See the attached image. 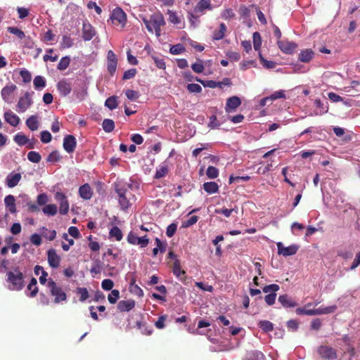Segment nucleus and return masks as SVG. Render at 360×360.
<instances>
[{
  "instance_id": "nucleus-1",
  "label": "nucleus",
  "mask_w": 360,
  "mask_h": 360,
  "mask_svg": "<svg viewBox=\"0 0 360 360\" xmlns=\"http://www.w3.org/2000/svg\"><path fill=\"white\" fill-rule=\"evenodd\" d=\"M115 193L117 194L118 203L121 209L127 210L131 207L134 201V195L131 193V184L118 181L114 184Z\"/></svg>"
},
{
  "instance_id": "nucleus-30",
  "label": "nucleus",
  "mask_w": 360,
  "mask_h": 360,
  "mask_svg": "<svg viewBox=\"0 0 360 360\" xmlns=\"http://www.w3.org/2000/svg\"><path fill=\"white\" fill-rule=\"evenodd\" d=\"M354 250L352 247L340 248L338 251V256L347 260L353 257Z\"/></svg>"
},
{
  "instance_id": "nucleus-26",
  "label": "nucleus",
  "mask_w": 360,
  "mask_h": 360,
  "mask_svg": "<svg viewBox=\"0 0 360 360\" xmlns=\"http://www.w3.org/2000/svg\"><path fill=\"white\" fill-rule=\"evenodd\" d=\"M314 51L311 49H304L300 53L298 59L302 63H308L314 58Z\"/></svg>"
},
{
  "instance_id": "nucleus-63",
  "label": "nucleus",
  "mask_w": 360,
  "mask_h": 360,
  "mask_svg": "<svg viewBox=\"0 0 360 360\" xmlns=\"http://www.w3.org/2000/svg\"><path fill=\"white\" fill-rule=\"evenodd\" d=\"M177 229V225L175 223H172L168 225L167 228L166 234L167 237L171 238L173 237L174 234L176 233Z\"/></svg>"
},
{
  "instance_id": "nucleus-57",
  "label": "nucleus",
  "mask_w": 360,
  "mask_h": 360,
  "mask_svg": "<svg viewBox=\"0 0 360 360\" xmlns=\"http://www.w3.org/2000/svg\"><path fill=\"white\" fill-rule=\"evenodd\" d=\"M191 69H193L195 73H202L204 70L203 62L199 60L198 62L194 63L191 65Z\"/></svg>"
},
{
  "instance_id": "nucleus-42",
  "label": "nucleus",
  "mask_w": 360,
  "mask_h": 360,
  "mask_svg": "<svg viewBox=\"0 0 360 360\" xmlns=\"http://www.w3.org/2000/svg\"><path fill=\"white\" fill-rule=\"evenodd\" d=\"M73 46V39L68 35L63 36V40L60 42L61 49H68Z\"/></svg>"
},
{
  "instance_id": "nucleus-9",
  "label": "nucleus",
  "mask_w": 360,
  "mask_h": 360,
  "mask_svg": "<svg viewBox=\"0 0 360 360\" xmlns=\"http://www.w3.org/2000/svg\"><path fill=\"white\" fill-rule=\"evenodd\" d=\"M276 44L281 52L288 55L292 54L295 49L297 47V44L295 42L287 40H277Z\"/></svg>"
},
{
  "instance_id": "nucleus-16",
  "label": "nucleus",
  "mask_w": 360,
  "mask_h": 360,
  "mask_svg": "<svg viewBox=\"0 0 360 360\" xmlns=\"http://www.w3.org/2000/svg\"><path fill=\"white\" fill-rule=\"evenodd\" d=\"M20 179L21 175L20 173H15L14 172H11L6 176V184L7 187L13 188L17 186Z\"/></svg>"
},
{
  "instance_id": "nucleus-25",
  "label": "nucleus",
  "mask_w": 360,
  "mask_h": 360,
  "mask_svg": "<svg viewBox=\"0 0 360 360\" xmlns=\"http://www.w3.org/2000/svg\"><path fill=\"white\" fill-rule=\"evenodd\" d=\"M92 191L91 186L87 184H84L79 188V195L84 200H89L92 197Z\"/></svg>"
},
{
  "instance_id": "nucleus-15",
  "label": "nucleus",
  "mask_w": 360,
  "mask_h": 360,
  "mask_svg": "<svg viewBox=\"0 0 360 360\" xmlns=\"http://www.w3.org/2000/svg\"><path fill=\"white\" fill-rule=\"evenodd\" d=\"M16 89H18V87L15 84H8L4 86L1 92L3 101L6 103H11V96Z\"/></svg>"
},
{
  "instance_id": "nucleus-3",
  "label": "nucleus",
  "mask_w": 360,
  "mask_h": 360,
  "mask_svg": "<svg viewBox=\"0 0 360 360\" xmlns=\"http://www.w3.org/2000/svg\"><path fill=\"white\" fill-rule=\"evenodd\" d=\"M6 281L9 283V289L11 290H22L24 287V276L19 270L18 267H15L13 271L6 273Z\"/></svg>"
},
{
  "instance_id": "nucleus-12",
  "label": "nucleus",
  "mask_w": 360,
  "mask_h": 360,
  "mask_svg": "<svg viewBox=\"0 0 360 360\" xmlns=\"http://www.w3.org/2000/svg\"><path fill=\"white\" fill-rule=\"evenodd\" d=\"M77 146V141L72 134H68L64 137L63 139V148L66 153H72Z\"/></svg>"
},
{
  "instance_id": "nucleus-60",
  "label": "nucleus",
  "mask_w": 360,
  "mask_h": 360,
  "mask_svg": "<svg viewBox=\"0 0 360 360\" xmlns=\"http://www.w3.org/2000/svg\"><path fill=\"white\" fill-rule=\"evenodd\" d=\"M114 286L113 281L110 278H105L101 282V288L104 290H112V288Z\"/></svg>"
},
{
  "instance_id": "nucleus-37",
  "label": "nucleus",
  "mask_w": 360,
  "mask_h": 360,
  "mask_svg": "<svg viewBox=\"0 0 360 360\" xmlns=\"http://www.w3.org/2000/svg\"><path fill=\"white\" fill-rule=\"evenodd\" d=\"M42 212L47 216H54L57 213V207L55 204H49L43 207Z\"/></svg>"
},
{
  "instance_id": "nucleus-54",
  "label": "nucleus",
  "mask_w": 360,
  "mask_h": 360,
  "mask_svg": "<svg viewBox=\"0 0 360 360\" xmlns=\"http://www.w3.org/2000/svg\"><path fill=\"white\" fill-rule=\"evenodd\" d=\"M219 175L218 169L213 167L209 166L207 169V176L209 179H216Z\"/></svg>"
},
{
  "instance_id": "nucleus-43",
  "label": "nucleus",
  "mask_w": 360,
  "mask_h": 360,
  "mask_svg": "<svg viewBox=\"0 0 360 360\" xmlns=\"http://www.w3.org/2000/svg\"><path fill=\"white\" fill-rule=\"evenodd\" d=\"M27 159L33 163H38L41 161V157L39 153L36 151H30L27 153Z\"/></svg>"
},
{
  "instance_id": "nucleus-13",
  "label": "nucleus",
  "mask_w": 360,
  "mask_h": 360,
  "mask_svg": "<svg viewBox=\"0 0 360 360\" xmlns=\"http://www.w3.org/2000/svg\"><path fill=\"white\" fill-rule=\"evenodd\" d=\"M47 261L51 268H58L60 266V258L56 254V250L51 248L47 252Z\"/></svg>"
},
{
  "instance_id": "nucleus-8",
  "label": "nucleus",
  "mask_w": 360,
  "mask_h": 360,
  "mask_svg": "<svg viewBox=\"0 0 360 360\" xmlns=\"http://www.w3.org/2000/svg\"><path fill=\"white\" fill-rule=\"evenodd\" d=\"M55 199L59 202V212L61 214H68L69 211V202L65 195L60 191L55 194Z\"/></svg>"
},
{
  "instance_id": "nucleus-10",
  "label": "nucleus",
  "mask_w": 360,
  "mask_h": 360,
  "mask_svg": "<svg viewBox=\"0 0 360 360\" xmlns=\"http://www.w3.org/2000/svg\"><path fill=\"white\" fill-rule=\"evenodd\" d=\"M127 241L133 245H140L141 248H146L149 244V240L146 236L139 237L132 232L128 233Z\"/></svg>"
},
{
  "instance_id": "nucleus-62",
  "label": "nucleus",
  "mask_w": 360,
  "mask_h": 360,
  "mask_svg": "<svg viewBox=\"0 0 360 360\" xmlns=\"http://www.w3.org/2000/svg\"><path fill=\"white\" fill-rule=\"evenodd\" d=\"M136 69H129L123 73L122 79L127 80L134 78L136 75Z\"/></svg>"
},
{
  "instance_id": "nucleus-52",
  "label": "nucleus",
  "mask_w": 360,
  "mask_h": 360,
  "mask_svg": "<svg viewBox=\"0 0 360 360\" xmlns=\"http://www.w3.org/2000/svg\"><path fill=\"white\" fill-rule=\"evenodd\" d=\"M120 297V292L118 290H111L110 293L108 295V302L110 304H115L117 302Z\"/></svg>"
},
{
  "instance_id": "nucleus-21",
  "label": "nucleus",
  "mask_w": 360,
  "mask_h": 360,
  "mask_svg": "<svg viewBox=\"0 0 360 360\" xmlns=\"http://www.w3.org/2000/svg\"><path fill=\"white\" fill-rule=\"evenodd\" d=\"M212 4H210V0H200L194 8V13H204L205 9L212 10Z\"/></svg>"
},
{
  "instance_id": "nucleus-56",
  "label": "nucleus",
  "mask_w": 360,
  "mask_h": 360,
  "mask_svg": "<svg viewBox=\"0 0 360 360\" xmlns=\"http://www.w3.org/2000/svg\"><path fill=\"white\" fill-rule=\"evenodd\" d=\"M60 158H61V157H60L58 151L54 150V151H52L51 153V154H49V155H48V157L46 158V161L51 162H59Z\"/></svg>"
},
{
  "instance_id": "nucleus-61",
  "label": "nucleus",
  "mask_w": 360,
  "mask_h": 360,
  "mask_svg": "<svg viewBox=\"0 0 360 360\" xmlns=\"http://www.w3.org/2000/svg\"><path fill=\"white\" fill-rule=\"evenodd\" d=\"M126 96L128 100L134 101L140 96V94L138 91H134L132 89H127L125 91Z\"/></svg>"
},
{
  "instance_id": "nucleus-17",
  "label": "nucleus",
  "mask_w": 360,
  "mask_h": 360,
  "mask_svg": "<svg viewBox=\"0 0 360 360\" xmlns=\"http://www.w3.org/2000/svg\"><path fill=\"white\" fill-rule=\"evenodd\" d=\"M241 104L240 99L237 96H232L230 98H228L226 103V112H231L236 109V108L239 107Z\"/></svg>"
},
{
  "instance_id": "nucleus-6",
  "label": "nucleus",
  "mask_w": 360,
  "mask_h": 360,
  "mask_svg": "<svg viewBox=\"0 0 360 360\" xmlns=\"http://www.w3.org/2000/svg\"><path fill=\"white\" fill-rule=\"evenodd\" d=\"M33 92H25L23 96H20L17 104V111L18 112H24L32 106L33 101L32 98V94Z\"/></svg>"
},
{
  "instance_id": "nucleus-38",
  "label": "nucleus",
  "mask_w": 360,
  "mask_h": 360,
  "mask_svg": "<svg viewBox=\"0 0 360 360\" xmlns=\"http://www.w3.org/2000/svg\"><path fill=\"white\" fill-rule=\"evenodd\" d=\"M273 323L269 321H259L258 327L264 333L271 332L273 330Z\"/></svg>"
},
{
  "instance_id": "nucleus-5",
  "label": "nucleus",
  "mask_w": 360,
  "mask_h": 360,
  "mask_svg": "<svg viewBox=\"0 0 360 360\" xmlns=\"http://www.w3.org/2000/svg\"><path fill=\"white\" fill-rule=\"evenodd\" d=\"M110 19L112 24L121 25L122 28H123L127 23V15L126 13L123 11L122 8H114L112 13H111Z\"/></svg>"
},
{
  "instance_id": "nucleus-55",
  "label": "nucleus",
  "mask_w": 360,
  "mask_h": 360,
  "mask_svg": "<svg viewBox=\"0 0 360 360\" xmlns=\"http://www.w3.org/2000/svg\"><path fill=\"white\" fill-rule=\"evenodd\" d=\"M185 51V47L181 44L173 45L170 49L172 55H179Z\"/></svg>"
},
{
  "instance_id": "nucleus-51",
  "label": "nucleus",
  "mask_w": 360,
  "mask_h": 360,
  "mask_svg": "<svg viewBox=\"0 0 360 360\" xmlns=\"http://www.w3.org/2000/svg\"><path fill=\"white\" fill-rule=\"evenodd\" d=\"M168 14V20L174 25H178L181 22V20H179V17L176 15V12H174L171 10L167 11Z\"/></svg>"
},
{
  "instance_id": "nucleus-14",
  "label": "nucleus",
  "mask_w": 360,
  "mask_h": 360,
  "mask_svg": "<svg viewBox=\"0 0 360 360\" xmlns=\"http://www.w3.org/2000/svg\"><path fill=\"white\" fill-rule=\"evenodd\" d=\"M96 35L95 29L88 22L82 24V38L85 41H90Z\"/></svg>"
},
{
  "instance_id": "nucleus-2",
  "label": "nucleus",
  "mask_w": 360,
  "mask_h": 360,
  "mask_svg": "<svg viewBox=\"0 0 360 360\" xmlns=\"http://www.w3.org/2000/svg\"><path fill=\"white\" fill-rule=\"evenodd\" d=\"M144 24L148 32H155V36L159 37L160 36V27L165 25L164 16L162 13H154L150 16V18L143 20Z\"/></svg>"
},
{
  "instance_id": "nucleus-58",
  "label": "nucleus",
  "mask_w": 360,
  "mask_h": 360,
  "mask_svg": "<svg viewBox=\"0 0 360 360\" xmlns=\"http://www.w3.org/2000/svg\"><path fill=\"white\" fill-rule=\"evenodd\" d=\"M20 76L22 78V81L25 83H29L32 81V74L26 69H22L20 71Z\"/></svg>"
},
{
  "instance_id": "nucleus-35",
  "label": "nucleus",
  "mask_w": 360,
  "mask_h": 360,
  "mask_svg": "<svg viewBox=\"0 0 360 360\" xmlns=\"http://www.w3.org/2000/svg\"><path fill=\"white\" fill-rule=\"evenodd\" d=\"M315 105L316 108H319V111L316 112V115H322L326 114L328 110H329V107L328 105H325L323 103L321 99H316L315 100Z\"/></svg>"
},
{
  "instance_id": "nucleus-53",
  "label": "nucleus",
  "mask_w": 360,
  "mask_h": 360,
  "mask_svg": "<svg viewBox=\"0 0 360 360\" xmlns=\"http://www.w3.org/2000/svg\"><path fill=\"white\" fill-rule=\"evenodd\" d=\"M77 295H80V298H79L80 302H84L89 297V292L86 288H78L77 289Z\"/></svg>"
},
{
  "instance_id": "nucleus-24",
  "label": "nucleus",
  "mask_w": 360,
  "mask_h": 360,
  "mask_svg": "<svg viewBox=\"0 0 360 360\" xmlns=\"http://www.w3.org/2000/svg\"><path fill=\"white\" fill-rule=\"evenodd\" d=\"M169 172V167L167 162L164 161L159 165V167L156 169L154 178L155 179H160L167 175Z\"/></svg>"
},
{
  "instance_id": "nucleus-36",
  "label": "nucleus",
  "mask_w": 360,
  "mask_h": 360,
  "mask_svg": "<svg viewBox=\"0 0 360 360\" xmlns=\"http://www.w3.org/2000/svg\"><path fill=\"white\" fill-rule=\"evenodd\" d=\"M109 235L110 238H114L117 241H121L123 237L122 231L117 226L111 228Z\"/></svg>"
},
{
  "instance_id": "nucleus-41",
  "label": "nucleus",
  "mask_w": 360,
  "mask_h": 360,
  "mask_svg": "<svg viewBox=\"0 0 360 360\" xmlns=\"http://www.w3.org/2000/svg\"><path fill=\"white\" fill-rule=\"evenodd\" d=\"M13 139L15 143L19 146H25L28 143V138L23 134H15Z\"/></svg>"
},
{
  "instance_id": "nucleus-46",
  "label": "nucleus",
  "mask_w": 360,
  "mask_h": 360,
  "mask_svg": "<svg viewBox=\"0 0 360 360\" xmlns=\"http://www.w3.org/2000/svg\"><path fill=\"white\" fill-rule=\"evenodd\" d=\"M195 81L201 83L204 87H209L211 89H215L218 87L219 84L215 80H201L200 79L195 78Z\"/></svg>"
},
{
  "instance_id": "nucleus-50",
  "label": "nucleus",
  "mask_w": 360,
  "mask_h": 360,
  "mask_svg": "<svg viewBox=\"0 0 360 360\" xmlns=\"http://www.w3.org/2000/svg\"><path fill=\"white\" fill-rule=\"evenodd\" d=\"M70 62V58L69 56H65L62 58H60V62L58 65V70H66V68H68Z\"/></svg>"
},
{
  "instance_id": "nucleus-40",
  "label": "nucleus",
  "mask_w": 360,
  "mask_h": 360,
  "mask_svg": "<svg viewBox=\"0 0 360 360\" xmlns=\"http://www.w3.org/2000/svg\"><path fill=\"white\" fill-rule=\"evenodd\" d=\"M103 128L106 133L112 131L115 129L114 121L111 119H104L103 122Z\"/></svg>"
},
{
  "instance_id": "nucleus-28",
  "label": "nucleus",
  "mask_w": 360,
  "mask_h": 360,
  "mask_svg": "<svg viewBox=\"0 0 360 360\" xmlns=\"http://www.w3.org/2000/svg\"><path fill=\"white\" fill-rule=\"evenodd\" d=\"M203 189L208 194H214L218 192L219 186L214 181L205 182L203 184Z\"/></svg>"
},
{
  "instance_id": "nucleus-59",
  "label": "nucleus",
  "mask_w": 360,
  "mask_h": 360,
  "mask_svg": "<svg viewBox=\"0 0 360 360\" xmlns=\"http://www.w3.org/2000/svg\"><path fill=\"white\" fill-rule=\"evenodd\" d=\"M220 125L221 124L218 122L217 115H212L210 117L208 123L209 128L212 129H217Z\"/></svg>"
},
{
  "instance_id": "nucleus-19",
  "label": "nucleus",
  "mask_w": 360,
  "mask_h": 360,
  "mask_svg": "<svg viewBox=\"0 0 360 360\" xmlns=\"http://www.w3.org/2000/svg\"><path fill=\"white\" fill-rule=\"evenodd\" d=\"M4 119L11 126L15 127L20 123V118L18 115L11 110L6 111L4 113Z\"/></svg>"
},
{
  "instance_id": "nucleus-20",
  "label": "nucleus",
  "mask_w": 360,
  "mask_h": 360,
  "mask_svg": "<svg viewBox=\"0 0 360 360\" xmlns=\"http://www.w3.org/2000/svg\"><path fill=\"white\" fill-rule=\"evenodd\" d=\"M136 302L133 300L119 301L117 304V309L121 312H126L132 310Z\"/></svg>"
},
{
  "instance_id": "nucleus-48",
  "label": "nucleus",
  "mask_w": 360,
  "mask_h": 360,
  "mask_svg": "<svg viewBox=\"0 0 360 360\" xmlns=\"http://www.w3.org/2000/svg\"><path fill=\"white\" fill-rule=\"evenodd\" d=\"M313 304L311 302L307 303L306 305H304V308H297L295 309V313H297L299 315L304 314L307 316H312L311 309H307V308L309 307H311Z\"/></svg>"
},
{
  "instance_id": "nucleus-39",
  "label": "nucleus",
  "mask_w": 360,
  "mask_h": 360,
  "mask_svg": "<svg viewBox=\"0 0 360 360\" xmlns=\"http://www.w3.org/2000/svg\"><path fill=\"white\" fill-rule=\"evenodd\" d=\"M34 87L37 89H42L46 86V79L41 76H37L33 80Z\"/></svg>"
},
{
  "instance_id": "nucleus-44",
  "label": "nucleus",
  "mask_w": 360,
  "mask_h": 360,
  "mask_svg": "<svg viewBox=\"0 0 360 360\" xmlns=\"http://www.w3.org/2000/svg\"><path fill=\"white\" fill-rule=\"evenodd\" d=\"M259 61H261L262 65L263 67H264L266 69H273L276 67V63L274 61H270L266 60L264 58H263L262 54L259 52Z\"/></svg>"
},
{
  "instance_id": "nucleus-34",
  "label": "nucleus",
  "mask_w": 360,
  "mask_h": 360,
  "mask_svg": "<svg viewBox=\"0 0 360 360\" xmlns=\"http://www.w3.org/2000/svg\"><path fill=\"white\" fill-rule=\"evenodd\" d=\"M37 278H32L27 285V290H30L29 296L34 297L36 296L38 292V288L37 286Z\"/></svg>"
},
{
  "instance_id": "nucleus-47",
  "label": "nucleus",
  "mask_w": 360,
  "mask_h": 360,
  "mask_svg": "<svg viewBox=\"0 0 360 360\" xmlns=\"http://www.w3.org/2000/svg\"><path fill=\"white\" fill-rule=\"evenodd\" d=\"M280 290V286L277 284L273 283L271 285H266L263 287L262 291L264 293H276Z\"/></svg>"
},
{
  "instance_id": "nucleus-18",
  "label": "nucleus",
  "mask_w": 360,
  "mask_h": 360,
  "mask_svg": "<svg viewBox=\"0 0 360 360\" xmlns=\"http://www.w3.org/2000/svg\"><path fill=\"white\" fill-rule=\"evenodd\" d=\"M56 88L61 96H65L71 91V84L65 79L59 81L56 84Z\"/></svg>"
},
{
  "instance_id": "nucleus-31",
  "label": "nucleus",
  "mask_w": 360,
  "mask_h": 360,
  "mask_svg": "<svg viewBox=\"0 0 360 360\" xmlns=\"http://www.w3.org/2000/svg\"><path fill=\"white\" fill-rule=\"evenodd\" d=\"M226 32V26L224 23H221L219 29L213 32L212 39L221 40Z\"/></svg>"
},
{
  "instance_id": "nucleus-33",
  "label": "nucleus",
  "mask_w": 360,
  "mask_h": 360,
  "mask_svg": "<svg viewBox=\"0 0 360 360\" xmlns=\"http://www.w3.org/2000/svg\"><path fill=\"white\" fill-rule=\"evenodd\" d=\"M117 98V96H110L105 101V107L111 110L117 108L118 106Z\"/></svg>"
},
{
  "instance_id": "nucleus-23",
  "label": "nucleus",
  "mask_w": 360,
  "mask_h": 360,
  "mask_svg": "<svg viewBox=\"0 0 360 360\" xmlns=\"http://www.w3.org/2000/svg\"><path fill=\"white\" fill-rule=\"evenodd\" d=\"M278 301L285 308H293L297 306V303L286 294L280 295Z\"/></svg>"
},
{
  "instance_id": "nucleus-22",
  "label": "nucleus",
  "mask_w": 360,
  "mask_h": 360,
  "mask_svg": "<svg viewBox=\"0 0 360 360\" xmlns=\"http://www.w3.org/2000/svg\"><path fill=\"white\" fill-rule=\"evenodd\" d=\"M336 309H337L336 305H330V306L326 307H321L316 309H311V314H312V316L328 314L334 313Z\"/></svg>"
},
{
  "instance_id": "nucleus-4",
  "label": "nucleus",
  "mask_w": 360,
  "mask_h": 360,
  "mask_svg": "<svg viewBox=\"0 0 360 360\" xmlns=\"http://www.w3.org/2000/svg\"><path fill=\"white\" fill-rule=\"evenodd\" d=\"M47 287L50 289V294L54 297V302L59 303L66 300V294L60 286L52 279H49L47 283Z\"/></svg>"
},
{
  "instance_id": "nucleus-29",
  "label": "nucleus",
  "mask_w": 360,
  "mask_h": 360,
  "mask_svg": "<svg viewBox=\"0 0 360 360\" xmlns=\"http://www.w3.org/2000/svg\"><path fill=\"white\" fill-rule=\"evenodd\" d=\"M25 125L32 131H37L39 127L37 115H31L25 121Z\"/></svg>"
},
{
  "instance_id": "nucleus-32",
  "label": "nucleus",
  "mask_w": 360,
  "mask_h": 360,
  "mask_svg": "<svg viewBox=\"0 0 360 360\" xmlns=\"http://www.w3.org/2000/svg\"><path fill=\"white\" fill-rule=\"evenodd\" d=\"M172 272L173 274L176 275V276L180 279L182 280L181 276L186 275V271H182L181 269V263L179 262V259H176V261L173 263V267H172Z\"/></svg>"
},
{
  "instance_id": "nucleus-45",
  "label": "nucleus",
  "mask_w": 360,
  "mask_h": 360,
  "mask_svg": "<svg viewBox=\"0 0 360 360\" xmlns=\"http://www.w3.org/2000/svg\"><path fill=\"white\" fill-rule=\"evenodd\" d=\"M7 31L18 37L19 39H23L24 38H25L24 32L18 27H7Z\"/></svg>"
},
{
  "instance_id": "nucleus-64",
  "label": "nucleus",
  "mask_w": 360,
  "mask_h": 360,
  "mask_svg": "<svg viewBox=\"0 0 360 360\" xmlns=\"http://www.w3.org/2000/svg\"><path fill=\"white\" fill-rule=\"evenodd\" d=\"M186 89L189 93H200L202 91L200 85L198 84H187Z\"/></svg>"
},
{
  "instance_id": "nucleus-11",
  "label": "nucleus",
  "mask_w": 360,
  "mask_h": 360,
  "mask_svg": "<svg viewBox=\"0 0 360 360\" xmlns=\"http://www.w3.org/2000/svg\"><path fill=\"white\" fill-rule=\"evenodd\" d=\"M317 352L322 359L332 360L337 358L336 351L331 347L321 346L318 347Z\"/></svg>"
},
{
  "instance_id": "nucleus-49",
  "label": "nucleus",
  "mask_w": 360,
  "mask_h": 360,
  "mask_svg": "<svg viewBox=\"0 0 360 360\" xmlns=\"http://www.w3.org/2000/svg\"><path fill=\"white\" fill-rule=\"evenodd\" d=\"M253 46L256 51H259L262 46V38L257 32L253 33Z\"/></svg>"
},
{
  "instance_id": "nucleus-7",
  "label": "nucleus",
  "mask_w": 360,
  "mask_h": 360,
  "mask_svg": "<svg viewBox=\"0 0 360 360\" xmlns=\"http://www.w3.org/2000/svg\"><path fill=\"white\" fill-rule=\"evenodd\" d=\"M276 246L277 252H278V255H283L284 257H290L295 255L299 249V246L297 245H290L285 248L281 242L277 243Z\"/></svg>"
},
{
  "instance_id": "nucleus-27",
  "label": "nucleus",
  "mask_w": 360,
  "mask_h": 360,
  "mask_svg": "<svg viewBox=\"0 0 360 360\" xmlns=\"http://www.w3.org/2000/svg\"><path fill=\"white\" fill-rule=\"evenodd\" d=\"M15 197L13 195H7L4 199L5 205L11 214H14L16 212Z\"/></svg>"
}]
</instances>
